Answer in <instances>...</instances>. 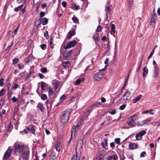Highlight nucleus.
<instances>
[{"label": "nucleus", "mask_w": 160, "mask_h": 160, "mask_svg": "<svg viewBox=\"0 0 160 160\" xmlns=\"http://www.w3.org/2000/svg\"><path fill=\"white\" fill-rule=\"evenodd\" d=\"M72 112L70 109H67L64 111L61 116V121L63 123H66L68 120L69 116Z\"/></svg>", "instance_id": "nucleus-1"}, {"label": "nucleus", "mask_w": 160, "mask_h": 160, "mask_svg": "<svg viewBox=\"0 0 160 160\" xmlns=\"http://www.w3.org/2000/svg\"><path fill=\"white\" fill-rule=\"evenodd\" d=\"M24 145L19 142H16L14 144V151L15 154L18 155L20 154L23 149Z\"/></svg>", "instance_id": "nucleus-2"}, {"label": "nucleus", "mask_w": 160, "mask_h": 160, "mask_svg": "<svg viewBox=\"0 0 160 160\" xmlns=\"http://www.w3.org/2000/svg\"><path fill=\"white\" fill-rule=\"evenodd\" d=\"M105 70L104 68L100 70L99 72L96 73L93 76V79L96 81H99L101 80L103 78L104 74L103 71Z\"/></svg>", "instance_id": "nucleus-3"}, {"label": "nucleus", "mask_w": 160, "mask_h": 160, "mask_svg": "<svg viewBox=\"0 0 160 160\" xmlns=\"http://www.w3.org/2000/svg\"><path fill=\"white\" fill-rule=\"evenodd\" d=\"M105 12L106 17V19H108L109 17H110L111 12L112 9V5L109 1H108L107 3L105 5Z\"/></svg>", "instance_id": "nucleus-4"}, {"label": "nucleus", "mask_w": 160, "mask_h": 160, "mask_svg": "<svg viewBox=\"0 0 160 160\" xmlns=\"http://www.w3.org/2000/svg\"><path fill=\"white\" fill-rule=\"evenodd\" d=\"M30 154L29 150H25L23 151L21 156L19 157V160H21V157L23 160H28V157H29Z\"/></svg>", "instance_id": "nucleus-5"}, {"label": "nucleus", "mask_w": 160, "mask_h": 160, "mask_svg": "<svg viewBox=\"0 0 160 160\" xmlns=\"http://www.w3.org/2000/svg\"><path fill=\"white\" fill-rule=\"evenodd\" d=\"M48 89L49 96L50 98H54L56 97L55 91H53L52 88L50 87H49L48 88Z\"/></svg>", "instance_id": "nucleus-6"}, {"label": "nucleus", "mask_w": 160, "mask_h": 160, "mask_svg": "<svg viewBox=\"0 0 160 160\" xmlns=\"http://www.w3.org/2000/svg\"><path fill=\"white\" fill-rule=\"evenodd\" d=\"M136 119L135 118L134 119L133 118L129 117L127 120V124L129 126L132 127H134L136 125V123L135 121V120Z\"/></svg>", "instance_id": "nucleus-7"}, {"label": "nucleus", "mask_w": 160, "mask_h": 160, "mask_svg": "<svg viewBox=\"0 0 160 160\" xmlns=\"http://www.w3.org/2000/svg\"><path fill=\"white\" fill-rule=\"evenodd\" d=\"M12 150L10 147H9L8 150L5 152L3 157V159H7L12 153Z\"/></svg>", "instance_id": "nucleus-8"}, {"label": "nucleus", "mask_w": 160, "mask_h": 160, "mask_svg": "<svg viewBox=\"0 0 160 160\" xmlns=\"http://www.w3.org/2000/svg\"><path fill=\"white\" fill-rule=\"evenodd\" d=\"M77 42L76 40H73L70 42L67 43V45L64 47L65 49H69L74 46L77 44Z\"/></svg>", "instance_id": "nucleus-9"}, {"label": "nucleus", "mask_w": 160, "mask_h": 160, "mask_svg": "<svg viewBox=\"0 0 160 160\" xmlns=\"http://www.w3.org/2000/svg\"><path fill=\"white\" fill-rule=\"evenodd\" d=\"M131 95V92H129L127 91L122 97L121 99H119L120 101L122 99L124 101H126L128 100V98Z\"/></svg>", "instance_id": "nucleus-10"}, {"label": "nucleus", "mask_w": 160, "mask_h": 160, "mask_svg": "<svg viewBox=\"0 0 160 160\" xmlns=\"http://www.w3.org/2000/svg\"><path fill=\"white\" fill-rule=\"evenodd\" d=\"M75 30L74 28H72V30L70 31L68 33L66 37V38L68 39H69L73 36L75 34Z\"/></svg>", "instance_id": "nucleus-11"}, {"label": "nucleus", "mask_w": 160, "mask_h": 160, "mask_svg": "<svg viewBox=\"0 0 160 160\" xmlns=\"http://www.w3.org/2000/svg\"><path fill=\"white\" fill-rule=\"evenodd\" d=\"M52 84L54 88V91H55L60 85L59 82L56 79L52 80Z\"/></svg>", "instance_id": "nucleus-12"}, {"label": "nucleus", "mask_w": 160, "mask_h": 160, "mask_svg": "<svg viewBox=\"0 0 160 160\" xmlns=\"http://www.w3.org/2000/svg\"><path fill=\"white\" fill-rule=\"evenodd\" d=\"M74 50H73L65 52L63 53V56L65 58H68L71 55L74 53Z\"/></svg>", "instance_id": "nucleus-13"}, {"label": "nucleus", "mask_w": 160, "mask_h": 160, "mask_svg": "<svg viewBox=\"0 0 160 160\" xmlns=\"http://www.w3.org/2000/svg\"><path fill=\"white\" fill-rule=\"evenodd\" d=\"M150 121V119L148 118L144 120L138 122L137 123V125L138 126H141L144 124L148 123V122Z\"/></svg>", "instance_id": "nucleus-14"}, {"label": "nucleus", "mask_w": 160, "mask_h": 160, "mask_svg": "<svg viewBox=\"0 0 160 160\" xmlns=\"http://www.w3.org/2000/svg\"><path fill=\"white\" fill-rule=\"evenodd\" d=\"M100 104V103L99 102H96L94 103H93L92 106L88 108L87 109V112H89L94 107H96L98 106Z\"/></svg>", "instance_id": "nucleus-15"}, {"label": "nucleus", "mask_w": 160, "mask_h": 160, "mask_svg": "<svg viewBox=\"0 0 160 160\" xmlns=\"http://www.w3.org/2000/svg\"><path fill=\"white\" fill-rule=\"evenodd\" d=\"M105 155V151H101L99 153V160H104Z\"/></svg>", "instance_id": "nucleus-16"}, {"label": "nucleus", "mask_w": 160, "mask_h": 160, "mask_svg": "<svg viewBox=\"0 0 160 160\" xmlns=\"http://www.w3.org/2000/svg\"><path fill=\"white\" fill-rule=\"evenodd\" d=\"M40 21L43 25L47 24L48 22V20L46 18H43L42 19L40 18Z\"/></svg>", "instance_id": "nucleus-17"}, {"label": "nucleus", "mask_w": 160, "mask_h": 160, "mask_svg": "<svg viewBox=\"0 0 160 160\" xmlns=\"http://www.w3.org/2000/svg\"><path fill=\"white\" fill-rule=\"evenodd\" d=\"M28 131H30L32 133L34 134L35 133V130L34 128V125H30L28 128Z\"/></svg>", "instance_id": "nucleus-18"}, {"label": "nucleus", "mask_w": 160, "mask_h": 160, "mask_svg": "<svg viewBox=\"0 0 160 160\" xmlns=\"http://www.w3.org/2000/svg\"><path fill=\"white\" fill-rule=\"evenodd\" d=\"M137 147V144L135 143H131L129 145V147L131 149H136Z\"/></svg>", "instance_id": "nucleus-19"}, {"label": "nucleus", "mask_w": 160, "mask_h": 160, "mask_svg": "<svg viewBox=\"0 0 160 160\" xmlns=\"http://www.w3.org/2000/svg\"><path fill=\"white\" fill-rule=\"evenodd\" d=\"M61 148V143L60 142L58 141L56 145V149L57 151L59 152L60 151Z\"/></svg>", "instance_id": "nucleus-20"}, {"label": "nucleus", "mask_w": 160, "mask_h": 160, "mask_svg": "<svg viewBox=\"0 0 160 160\" xmlns=\"http://www.w3.org/2000/svg\"><path fill=\"white\" fill-rule=\"evenodd\" d=\"M142 96V95H139L135 98L132 101L133 103H135L139 101L141 98Z\"/></svg>", "instance_id": "nucleus-21"}, {"label": "nucleus", "mask_w": 160, "mask_h": 160, "mask_svg": "<svg viewBox=\"0 0 160 160\" xmlns=\"http://www.w3.org/2000/svg\"><path fill=\"white\" fill-rule=\"evenodd\" d=\"M33 60V57L32 56L29 55L27 58L26 62L28 63L29 62H32Z\"/></svg>", "instance_id": "nucleus-22"}, {"label": "nucleus", "mask_w": 160, "mask_h": 160, "mask_svg": "<svg viewBox=\"0 0 160 160\" xmlns=\"http://www.w3.org/2000/svg\"><path fill=\"white\" fill-rule=\"evenodd\" d=\"M37 107L42 112H43L44 109V108L43 106V105L42 103L41 102L39 103Z\"/></svg>", "instance_id": "nucleus-23"}, {"label": "nucleus", "mask_w": 160, "mask_h": 160, "mask_svg": "<svg viewBox=\"0 0 160 160\" xmlns=\"http://www.w3.org/2000/svg\"><path fill=\"white\" fill-rule=\"evenodd\" d=\"M93 39L96 42H98L99 40V35L98 33H96L93 36Z\"/></svg>", "instance_id": "nucleus-24"}, {"label": "nucleus", "mask_w": 160, "mask_h": 160, "mask_svg": "<svg viewBox=\"0 0 160 160\" xmlns=\"http://www.w3.org/2000/svg\"><path fill=\"white\" fill-rule=\"evenodd\" d=\"M148 72V70L147 67H145L143 68L142 76H145L147 75Z\"/></svg>", "instance_id": "nucleus-25"}, {"label": "nucleus", "mask_w": 160, "mask_h": 160, "mask_svg": "<svg viewBox=\"0 0 160 160\" xmlns=\"http://www.w3.org/2000/svg\"><path fill=\"white\" fill-rule=\"evenodd\" d=\"M84 79H85L84 78H82V79L79 78L75 82L74 85H78L80 83L81 81H83Z\"/></svg>", "instance_id": "nucleus-26"}, {"label": "nucleus", "mask_w": 160, "mask_h": 160, "mask_svg": "<svg viewBox=\"0 0 160 160\" xmlns=\"http://www.w3.org/2000/svg\"><path fill=\"white\" fill-rule=\"evenodd\" d=\"M159 70H153V77L157 78L159 77Z\"/></svg>", "instance_id": "nucleus-27"}, {"label": "nucleus", "mask_w": 160, "mask_h": 160, "mask_svg": "<svg viewBox=\"0 0 160 160\" xmlns=\"http://www.w3.org/2000/svg\"><path fill=\"white\" fill-rule=\"evenodd\" d=\"M154 9L153 10V13L152 15V17L151 21H155L157 18V15L156 14H155L154 12Z\"/></svg>", "instance_id": "nucleus-28"}, {"label": "nucleus", "mask_w": 160, "mask_h": 160, "mask_svg": "<svg viewBox=\"0 0 160 160\" xmlns=\"http://www.w3.org/2000/svg\"><path fill=\"white\" fill-rule=\"evenodd\" d=\"M157 47V45H156L153 48L152 52H151L149 55L148 56V59H149L150 58H151L152 56V55H153V53H154V51H155V49Z\"/></svg>", "instance_id": "nucleus-29"}, {"label": "nucleus", "mask_w": 160, "mask_h": 160, "mask_svg": "<svg viewBox=\"0 0 160 160\" xmlns=\"http://www.w3.org/2000/svg\"><path fill=\"white\" fill-rule=\"evenodd\" d=\"M72 8L74 10H78L80 8V7L78 5H77L75 4L72 5Z\"/></svg>", "instance_id": "nucleus-30"}, {"label": "nucleus", "mask_w": 160, "mask_h": 160, "mask_svg": "<svg viewBox=\"0 0 160 160\" xmlns=\"http://www.w3.org/2000/svg\"><path fill=\"white\" fill-rule=\"evenodd\" d=\"M82 123V121L81 120H80L78 122L77 126L75 127L74 130L75 131H76V129H79V127L81 125Z\"/></svg>", "instance_id": "nucleus-31"}, {"label": "nucleus", "mask_w": 160, "mask_h": 160, "mask_svg": "<svg viewBox=\"0 0 160 160\" xmlns=\"http://www.w3.org/2000/svg\"><path fill=\"white\" fill-rule=\"evenodd\" d=\"M23 6V5H21L18 6L17 7L15 8L14 9V11L16 12H18L19 10H21V9H22Z\"/></svg>", "instance_id": "nucleus-32"}, {"label": "nucleus", "mask_w": 160, "mask_h": 160, "mask_svg": "<svg viewBox=\"0 0 160 160\" xmlns=\"http://www.w3.org/2000/svg\"><path fill=\"white\" fill-rule=\"evenodd\" d=\"M71 160H80V158L76 154L73 155Z\"/></svg>", "instance_id": "nucleus-33"}, {"label": "nucleus", "mask_w": 160, "mask_h": 160, "mask_svg": "<svg viewBox=\"0 0 160 160\" xmlns=\"http://www.w3.org/2000/svg\"><path fill=\"white\" fill-rule=\"evenodd\" d=\"M70 65V62L69 61H67L63 63L62 66L63 67H68Z\"/></svg>", "instance_id": "nucleus-34"}, {"label": "nucleus", "mask_w": 160, "mask_h": 160, "mask_svg": "<svg viewBox=\"0 0 160 160\" xmlns=\"http://www.w3.org/2000/svg\"><path fill=\"white\" fill-rule=\"evenodd\" d=\"M128 1L129 3L128 9L129 10H130L132 8V4L133 3V0H128Z\"/></svg>", "instance_id": "nucleus-35"}, {"label": "nucleus", "mask_w": 160, "mask_h": 160, "mask_svg": "<svg viewBox=\"0 0 160 160\" xmlns=\"http://www.w3.org/2000/svg\"><path fill=\"white\" fill-rule=\"evenodd\" d=\"M47 95L45 94H42L41 95V98L42 100H45L47 98Z\"/></svg>", "instance_id": "nucleus-36"}, {"label": "nucleus", "mask_w": 160, "mask_h": 160, "mask_svg": "<svg viewBox=\"0 0 160 160\" xmlns=\"http://www.w3.org/2000/svg\"><path fill=\"white\" fill-rule=\"evenodd\" d=\"M72 20L76 23H78V19L76 17H73L72 18Z\"/></svg>", "instance_id": "nucleus-37"}, {"label": "nucleus", "mask_w": 160, "mask_h": 160, "mask_svg": "<svg viewBox=\"0 0 160 160\" xmlns=\"http://www.w3.org/2000/svg\"><path fill=\"white\" fill-rule=\"evenodd\" d=\"M45 83L44 82H42V84L41 86V89L42 91L44 90Z\"/></svg>", "instance_id": "nucleus-38"}, {"label": "nucleus", "mask_w": 160, "mask_h": 160, "mask_svg": "<svg viewBox=\"0 0 160 160\" xmlns=\"http://www.w3.org/2000/svg\"><path fill=\"white\" fill-rule=\"evenodd\" d=\"M40 20V18H39L38 20H36L35 21V24L37 27H38L40 24L41 22Z\"/></svg>", "instance_id": "nucleus-39"}, {"label": "nucleus", "mask_w": 160, "mask_h": 160, "mask_svg": "<svg viewBox=\"0 0 160 160\" xmlns=\"http://www.w3.org/2000/svg\"><path fill=\"white\" fill-rule=\"evenodd\" d=\"M5 90L4 89H2L0 91V97L4 95L5 93Z\"/></svg>", "instance_id": "nucleus-40"}, {"label": "nucleus", "mask_w": 160, "mask_h": 160, "mask_svg": "<svg viewBox=\"0 0 160 160\" xmlns=\"http://www.w3.org/2000/svg\"><path fill=\"white\" fill-rule=\"evenodd\" d=\"M19 61V60L18 58H14L13 60V64H15L17 63Z\"/></svg>", "instance_id": "nucleus-41"}, {"label": "nucleus", "mask_w": 160, "mask_h": 160, "mask_svg": "<svg viewBox=\"0 0 160 160\" xmlns=\"http://www.w3.org/2000/svg\"><path fill=\"white\" fill-rule=\"evenodd\" d=\"M111 29L112 30V31L114 33L115 32V26L113 24H112L111 25Z\"/></svg>", "instance_id": "nucleus-42"}, {"label": "nucleus", "mask_w": 160, "mask_h": 160, "mask_svg": "<svg viewBox=\"0 0 160 160\" xmlns=\"http://www.w3.org/2000/svg\"><path fill=\"white\" fill-rule=\"evenodd\" d=\"M19 25H18L17 28L14 30V31L12 33L14 34V35L13 36H14L15 35H16L18 31V29L19 28Z\"/></svg>", "instance_id": "nucleus-43"}, {"label": "nucleus", "mask_w": 160, "mask_h": 160, "mask_svg": "<svg viewBox=\"0 0 160 160\" xmlns=\"http://www.w3.org/2000/svg\"><path fill=\"white\" fill-rule=\"evenodd\" d=\"M41 71L43 73H46L47 72V69L46 68H42Z\"/></svg>", "instance_id": "nucleus-44"}, {"label": "nucleus", "mask_w": 160, "mask_h": 160, "mask_svg": "<svg viewBox=\"0 0 160 160\" xmlns=\"http://www.w3.org/2000/svg\"><path fill=\"white\" fill-rule=\"evenodd\" d=\"M102 29V27L100 26H98L97 27V28L96 30V32H99L101 31Z\"/></svg>", "instance_id": "nucleus-45"}, {"label": "nucleus", "mask_w": 160, "mask_h": 160, "mask_svg": "<svg viewBox=\"0 0 160 160\" xmlns=\"http://www.w3.org/2000/svg\"><path fill=\"white\" fill-rule=\"evenodd\" d=\"M44 35L46 39H48L49 38L48 32V31H46L44 33Z\"/></svg>", "instance_id": "nucleus-46"}, {"label": "nucleus", "mask_w": 160, "mask_h": 160, "mask_svg": "<svg viewBox=\"0 0 160 160\" xmlns=\"http://www.w3.org/2000/svg\"><path fill=\"white\" fill-rule=\"evenodd\" d=\"M46 103L47 108L49 107V106H50L51 105L50 102L49 100H47L46 102Z\"/></svg>", "instance_id": "nucleus-47"}, {"label": "nucleus", "mask_w": 160, "mask_h": 160, "mask_svg": "<svg viewBox=\"0 0 160 160\" xmlns=\"http://www.w3.org/2000/svg\"><path fill=\"white\" fill-rule=\"evenodd\" d=\"M73 132V131L72 130L71 131V138L69 140V141H68V142L66 144L67 146H68L71 143V140L72 138V133Z\"/></svg>", "instance_id": "nucleus-48"}, {"label": "nucleus", "mask_w": 160, "mask_h": 160, "mask_svg": "<svg viewBox=\"0 0 160 160\" xmlns=\"http://www.w3.org/2000/svg\"><path fill=\"white\" fill-rule=\"evenodd\" d=\"M4 79L3 78H1L0 79V86H2L4 85V82H3Z\"/></svg>", "instance_id": "nucleus-49"}, {"label": "nucleus", "mask_w": 160, "mask_h": 160, "mask_svg": "<svg viewBox=\"0 0 160 160\" xmlns=\"http://www.w3.org/2000/svg\"><path fill=\"white\" fill-rule=\"evenodd\" d=\"M40 47L42 50H44L45 49V48H46V45L44 44H42L40 45Z\"/></svg>", "instance_id": "nucleus-50"}, {"label": "nucleus", "mask_w": 160, "mask_h": 160, "mask_svg": "<svg viewBox=\"0 0 160 160\" xmlns=\"http://www.w3.org/2000/svg\"><path fill=\"white\" fill-rule=\"evenodd\" d=\"M126 105L125 104H123L122 105L120 106L119 107V109L122 110L124 109L126 107Z\"/></svg>", "instance_id": "nucleus-51"}, {"label": "nucleus", "mask_w": 160, "mask_h": 160, "mask_svg": "<svg viewBox=\"0 0 160 160\" xmlns=\"http://www.w3.org/2000/svg\"><path fill=\"white\" fill-rule=\"evenodd\" d=\"M142 60L141 61V62H140L139 63V64L138 66V67L137 69V72H139V69H140V68H141V66L142 65Z\"/></svg>", "instance_id": "nucleus-52"}, {"label": "nucleus", "mask_w": 160, "mask_h": 160, "mask_svg": "<svg viewBox=\"0 0 160 160\" xmlns=\"http://www.w3.org/2000/svg\"><path fill=\"white\" fill-rule=\"evenodd\" d=\"M115 142L117 144H118L120 142V139L119 138H116L115 139Z\"/></svg>", "instance_id": "nucleus-53"}, {"label": "nucleus", "mask_w": 160, "mask_h": 160, "mask_svg": "<svg viewBox=\"0 0 160 160\" xmlns=\"http://www.w3.org/2000/svg\"><path fill=\"white\" fill-rule=\"evenodd\" d=\"M146 133V132L144 130H142L139 132L140 135H141V136L144 135Z\"/></svg>", "instance_id": "nucleus-54"}, {"label": "nucleus", "mask_w": 160, "mask_h": 160, "mask_svg": "<svg viewBox=\"0 0 160 160\" xmlns=\"http://www.w3.org/2000/svg\"><path fill=\"white\" fill-rule=\"evenodd\" d=\"M45 15V13L42 11L40 13V17L41 18L44 17Z\"/></svg>", "instance_id": "nucleus-55"}, {"label": "nucleus", "mask_w": 160, "mask_h": 160, "mask_svg": "<svg viewBox=\"0 0 160 160\" xmlns=\"http://www.w3.org/2000/svg\"><path fill=\"white\" fill-rule=\"evenodd\" d=\"M101 144L103 148H105L106 150H108L107 147L105 145V143H104V142H102Z\"/></svg>", "instance_id": "nucleus-56"}, {"label": "nucleus", "mask_w": 160, "mask_h": 160, "mask_svg": "<svg viewBox=\"0 0 160 160\" xmlns=\"http://www.w3.org/2000/svg\"><path fill=\"white\" fill-rule=\"evenodd\" d=\"M62 5L64 8H66L67 6V2L65 1H63L62 3Z\"/></svg>", "instance_id": "nucleus-57"}, {"label": "nucleus", "mask_w": 160, "mask_h": 160, "mask_svg": "<svg viewBox=\"0 0 160 160\" xmlns=\"http://www.w3.org/2000/svg\"><path fill=\"white\" fill-rule=\"evenodd\" d=\"M66 98V96L65 95H62L60 98V100H62L65 99Z\"/></svg>", "instance_id": "nucleus-58"}, {"label": "nucleus", "mask_w": 160, "mask_h": 160, "mask_svg": "<svg viewBox=\"0 0 160 160\" xmlns=\"http://www.w3.org/2000/svg\"><path fill=\"white\" fill-rule=\"evenodd\" d=\"M112 159L115 160L117 158V156L116 155H112L111 156Z\"/></svg>", "instance_id": "nucleus-59"}, {"label": "nucleus", "mask_w": 160, "mask_h": 160, "mask_svg": "<svg viewBox=\"0 0 160 160\" xmlns=\"http://www.w3.org/2000/svg\"><path fill=\"white\" fill-rule=\"evenodd\" d=\"M19 85L18 84H15L13 86V88L14 90L16 89L18 87Z\"/></svg>", "instance_id": "nucleus-60"}, {"label": "nucleus", "mask_w": 160, "mask_h": 160, "mask_svg": "<svg viewBox=\"0 0 160 160\" xmlns=\"http://www.w3.org/2000/svg\"><path fill=\"white\" fill-rule=\"evenodd\" d=\"M18 67L20 69H22L24 68V65L22 64H18Z\"/></svg>", "instance_id": "nucleus-61"}, {"label": "nucleus", "mask_w": 160, "mask_h": 160, "mask_svg": "<svg viewBox=\"0 0 160 160\" xmlns=\"http://www.w3.org/2000/svg\"><path fill=\"white\" fill-rule=\"evenodd\" d=\"M32 73L33 72H30L29 73L26 77V79H28Z\"/></svg>", "instance_id": "nucleus-62"}, {"label": "nucleus", "mask_w": 160, "mask_h": 160, "mask_svg": "<svg viewBox=\"0 0 160 160\" xmlns=\"http://www.w3.org/2000/svg\"><path fill=\"white\" fill-rule=\"evenodd\" d=\"M109 113L112 115H114L116 113V111L115 109L109 112Z\"/></svg>", "instance_id": "nucleus-63"}, {"label": "nucleus", "mask_w": 160, "mask_h": 160, "mask_svg": "<svg viewBox=\"0 0 160 160\" xmlns=\"http://www.w3.org/2000/svg\"><path fill=\"white\" fill-rule=\"evenodd\" d=\"M12 100L14 102H16L18 101L17 99L15 97H13L12 98Z\"/></svg>", "instance_id": "nucleus-64"}]
</instances>
